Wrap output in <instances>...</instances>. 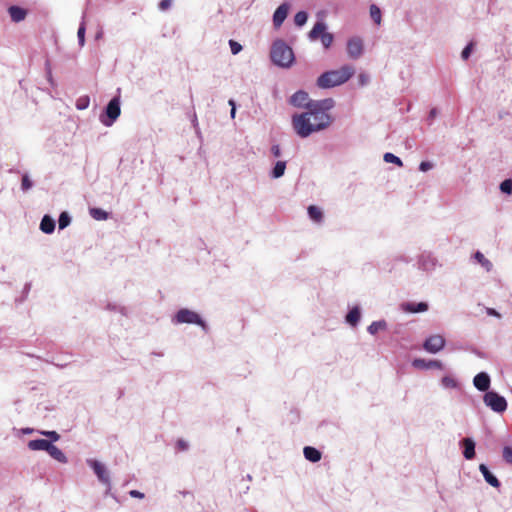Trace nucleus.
Instances as JSON below:
<instances>
[{
	"label": "nucleus",
	"instance_id": "nucleus-1",
	"mask_svg": "<svg viewBox=\"0 0 512 512\" xmlns=\"http://www.w3.org/2000/svg\"><path fill=\"white\" fill-rule=\"evenodd\" d=\"M290 103L295 107L306 108L307 111L295 114L292 117V126L302 138H306L314 132L327 128L332 118L328 111L333 108L334 101L331 98L323 100H310L307 92L300 90L290 98Z\"/></svg>",
	"mask_w": 512,
	"mask_h": 512
},
{
	"label": "nucleus",
	"instance_id": "nucleus-2",
	"mask_svg": "<svg viewBox=\"0 0 512 512\" xmlns=\"http://www.w3.org/2000/svg\"><path fill=\"white\" fill-rule=\"evenodd\" d=\"M355 73L351 65H344L337 70L327 71L317 79V86L323 89L332 88L347 82Z\"/></svg>",
	"mask_w": 512,
	"mask_h": 512
},
{
	"label": "nucleus",
	"instance_id": "nucleus-3",
	"mask_svg": "<svg viewBox=\"0 0 512 512\" xmlns=\"http://www.w3.org/2000/svg\"><path fill=\"white\" fill-rule=\"evenodd\" d=\"M270 56L273 63L281 67H290L294 61L292 49L281 40L274 42Z\"/></svg>",
	"mask_w": 512,
	"mask_h": 512
},
{
	"label": "nucleus",
	"instance_id": "nucleus-4",
	"mask_svg": "<svg viewBox=\"0 0 512 512\" xmlns=\"http://www.w3.org/2000/svg\"><path fill=\"white\" fill-rule=\"evenodd\" d=\"M484 403L498 413L504 412L507 408L505 398L494 391H489L484 395Z\"/></svg>",
	"mask_w": 512,
	"mask_h": 512
},
{
	"label": "nucleus",
	"instance_id": "nucleus-5",
	"mask_svg": "<svg viewBox=\"0 0 512 512\" xmlns=\"http://www.w3.org/2000/svg\"><path fill=\"white\" fill-rule=\"evenodd\" d=\"M120 112V101L119 98L115 97L110 100L106 107L105 113L107 118L101 117V122L105 126H111L114 123V121L119 117Z\"/></svg>",
	"mask_w": 512,
	"mask_h": 512
},
{
	"label": "nucleus",
	"instance_id": "nucleus-6",
	"mask_svg": "<svg viewBox=\"0 0 512 512\" xmlns=\"http://www.w3.org/2000/svg\"><path fill=\"white\" fill-rule=\"evenodd\" d=\"M174 321L178 324L180 323H188V324H197L204 327V322L200 318V316L191 310L188 309H180L174 318Z\"/></svg>",
	"mask_w": 512,
	"mask_h": 512
},
{
	"label": "nucleus",
	"instance_id": "nucleus-7",
	"mask_svg": "<svg viewBox=\"0 0 512 512\" xmlns=\"http://www.w3.org/2000/svg\"><path fill=\"white\" fill-rule=\"evenodd\" d=\"M88 463L93 469L94 473L97 475L98 480L106 486L110 487L109 473L105 466L97 460H90Z\"/></svg>",
	"mask_w": 512,
	"mask_h": 512
},
{
	"label": "nucleus",
	"instance_id": "nucleus-8",
	"mask_svg": "<svg viewBox=\"0 0 512 512\" xmlns=\"http://www.w3.org/2000/svg\"><path fill=\"white\" fill-rule=\"evenodd\" d=\"M445 339L441 335H432L424 342V349L430 353H437L443 349Z\"/></svg>",
	"mask_w": 512,
	"mask_h": 512
},
{
	"label": "nucleus",
	"instance_id": "nucleus-9",
	"mask_svg": "<svg viewBox=\"0 0 512 512\" xmlns=\"http://www.w3.org/2000/svg\"><path fill=\"white\" fill-rule=\"evenodd\" d=\"M363 52V42L360 38L354 37L348 40L347 42V53L348 56L352 59H357L362 55Z\"/></svg>",
	"mask_w": 512,
	"mask_h": 512
},
{
	"label": "nucleus",
	"instance_id": "nucleus-10",
	"mask_svg": "<svg viewBox=\"0 0 512 512\" xmlns=\"http://www.w3.org/2000/svg\"><path fill=\"white\" fill-rule=\"evenodd\" d=\"M289 7L286 3L281 4L273 15V24L276 28H279L288 15Z\"/></svg>",
	"mask_w": 512,
	"mask_h": 512
},
{
	"label": "nucleus",
	"instance_id": "nucleus-11",
	"mask_svg": "<svg viewBox=\"0 0 512 512\" xmlns=\"http://www.w3.org/2000/svg\"><path fill=\"white\" fill-rule=\"evenodd\" d=\"M474 386L480 391H487L490 386V377L485 372L478 373L473 380Z\"/></svg>",
	"mask_w": 512,
	"mask_h": 512
},
{
	"label": "nucleus",
	"instance_id": "nucleus-12",
	"mask_svg": "<svg viewBox=\"0 0 512 512\" xmlns=\"http://www.w3.org/2000/svg\"><path fill=\"white\" fill-rule=\"evenodd\" d=\"M8 13L11 20L15 23L23 21L27 16V10L19 6H10L8 8Z\"/></svg>",
	"mask_w": 512,
	"mask_h": 512
},
{
	"label": "nucleus",
	"instance_id": "nucleus-13",
	"mask_svg": "<svg viewBox=\"0 0 512 512\" xmlns=\"http://www.w3.org/2000/svg\"><path fill=\"white\" fill-rule=\"evenodd\" d=\"M401 308L403 311L408 312V313H419V312L427 311L428 305L425 302H420L417 304L407 302V303H403L401 305Z\"/></svg>",
	"mask_w": 512,
	"mask_h": 512
},
{
	"label": "nucleus",
	"instance_id": "nucleus-14",
	"mask_svg": "<svg viewBox=\"0 0 512 512\" xmlns=\"http://www.w3.org/2000/svg\"><path fill=\"white\" fill-rule=\"evenodd\" d=\"M52 442L46 439H35L30 440L28 442V448L32 451L44 450L47 451L50 449Z\"/></svg>",
	"mask_w": 512,
	"mask_h": 512
},
{
	"label": "nucleus",
	"instance_id": "nucleus-15",
	"mask_svg": "<svg viewBox=\"0 0 512 512\" xmlns=\"http://www.w3.org/2000/svg\"><path fill=\"white\" fill-rule=\"evenodd\" d=\"M479 470L482 473L484 479L487 483H489L491 486L498 488L500 486V482L497 479L496 476H494L488 469V467L485 464H480Z\"/></svg>",
	"mask_w": 512,
	"mask_h": 512
},
{
	"label": "nucleus",
	"instance_id": "nucleus-16",
	"mask_svg": "<svg viewBox=\"0 0 512 512\" xmlns=\"http://www.w3.org/2000/svg\"><path fill=\"white\" fill-rule=\"evenodd\" d=\"M462 445L464 447L463 455L467 460H471L475 457V443L470 438H464L462 440Z\"/></svg>",
	"mask_w": 512,
	"mask_h": 512
},
{
	"label": "nucleus",
	"instance_id": "nucleus-17",
	"mask_svg": "<svg viewBox=\"0 0 512 512\" xmlns=\"http://www.w3.org/2000/svg\"><path fill=\"white\" fill-rule=\"evenodd\" d=\"M305 458L310 462H318L321 459V452L314 447L306 446L303 450Z\"/></svg>",
	"mask_w": 512,
	"mask_h": 512
},
{
	"label": "nucleus",
	"instance_id": "nucleus-18",
	"mask_svg": "<svg viewBox=\"0 0 512 512\" xmlns=\"http://www.w3.org/2000/svg\"><path fill=\"white\" fill-rule=\"evenodd\" d=\"M326 32V25L323 22H317L309 32V38L311 40H317L321 38L322 35Z\"/></svg>",
	"mask_w": 512,
	"mask_h": 512
},
{
	"label": "nucleus",
	"instance_id": "nucleus-19",
	"mask_svg": "<svg viewBox=\"0 0 512 512\" xmlns=\"http://www.w3.org/2000/svg\"><path fill=\"white\" fill-rule=\"evenodd\" d=\"M40 229L46 234L52 233L55 229V221L50 216L45 215L41 220Z\"/></svg>",
	"mask_w": 512,
	"mask_h": 512
},
{
	"label": "nucleus",
	"instance_id": "nucleus-20",
	"mask_svg": "<svg viewBox=\"0 0 512 512\" xmlns=\"http://www.w3.org/2000/svg\"><path fill=\"white\" fill-rule=\"evenodd\" d=\"M48 454L55 460H57L60 463H67V457L65 454L55 445H51L50 449L48 450Z\"/></svg>",
	"mask_w": 512,
	"mask_h": 512
},
{
	"label": "nucleus",
	"instance_id": "nucleus-21",
	"mask_svg": "<svg viewBox=\"0 0 512 512\" xmlns=\"http://www.w3.org/2000/svg\"><path fill=\"white\" fill-rule=\"evenodd\" d=\"M309 217L316 223H320L323 220V212L321 208L315 205H310L308 207Z\"/></svg>",
	"mask_w": 512,
	"mask_h": 512
},
{
	"label": "nucleus",
	"instance_id": "nucleus-22",
	"mask_svg": "<svg viewBox=\"0 0 512 512\" xmlns=\"http://www.w3.org/2000/svg\"><path fill=\"white\" fill-rule=\"evenodd\" d=\"M360 320V311L357 307L351 309L347 316L346 321L351 324L352 326H355Z\"/></svg>",
	"mask_w": 512,
	"mask_h": 512
},
{
	"label": "nucleus",
	"instance_id": "nucleus-23",
	"mask_svg": "<svg viewBox=\"0 0 512 512\" xmlns=\"http://www.w3.org/2000/svg\"><path fill=\"white\" fill-rule=\"evenodd\" d=\"M285 169H286V162H284V161L276 162V164L272 170V177L279 178V177L283 176Z\"/></svg>",
	"mask_w": 512,
	"mask_h": 512
},
{
	"label": "nucleus",
	"instance_id": "nucleus-24",
	"mask_svg": "<svg viewBox=\"0 0 512 512\" xmlns=\"http://www.w3.org/2000/svg\"><path fill=\"white\" fill-rule=\"evenodd\" d=\"M386 328L385 321H374L368 326V332L372 335L376 334L379 330Z\"/></svg>",
	"mask_w": 512,
	"mask_h": 512
},
{
	"label": "nucleus",
	"instance_id": "nucleus-25",
	"mask_svg": "<svg viewBox=\"0 0 512 512\" xmlns=\"http://www.w3.org/2000/svg\"><path fill=\"white\" fill-rule=\"evenodd\" d=\"M475 259H476V260L478 261V263H480V264H481V265H482V266H483L487 271H490V270H491V268H492V263H491L488 259H486V258H485V256H484L481 252L477 251V252L475 253Z\"/></svg>",
	"mask_w": 512,
	"mask_h": 512
},
{
	"label": "nucleus",
	"instance_id": "nucleus-26",
	"mask_svg": "<svg viewBox=\"0 0 512 512\" xmlns=\"http://www.w3.org/2000/svg\"><path fill=\"white\" fill-rule=\"evenodd\" d=\"M370 16L377 25L381 23V11L374 4L370 6Z\"/></svg>",
	"mask_w": 512,
	"mask_h": 512
},
{
	"label": "nucleus",
	"instance_id": "nucleus-27",
	"mask_svg": "<svg viewBox=\"0 0 512 512\" xmlns=\"http://www.w3.org/2000/svg\"><path fill=\"white\" fill-rule=\"evenodd\" d=\"M383 159L387 163H394V164H396L399 167L403 166L402 160L399 157H397L394 154H392V153H385L384 156H383Z\"/></svg>",
	"mask_w": 512,
	"mask_h": 512
},
{
	"label": "nucleus",
	"instance_id": "nucleus-28",
	"mask_svg": "<svg viewBox=\"0 0 512 512\" xmlns=\"http://www.w3.org/2000/svg\"><path fill=\"white\" fill-rule=\"evenodd\" d=\"M90 214L96 220H106L108 217L107 212L99 208L91 209Z\"/></svg>",
	"mask_w": 512,
	"mask_h": 512
},
{
	"label": "nucleus",
	"instance_id": "nucleus-29",
	"mask_svg": "<svg viewBox=\"0 0 512 512\" xmlns=\"http://www.w3.org/2000/svg\"><path fill=\"white\" fill-rule=\"evenodd\" d=\"M308 19V15L304 11H299L294 17V22L297 26H303Z\"/></svg>",
	"mask_w": 512,
	"mask_h": 512
},
{
	"label": "nucleus",
	"instance_id": "nucleus-30",
	"mask_svg": "<svg viewBox=\"0 0 512 512\" xmlns=\"http://www.w3.org/2000/svg\"><path fill=\"white\" fill-rule=\"evenodd\" d=\"M70 216L67 212H62L58 219V224L60 229L66 228L70 224Z\"/></svg>",
	"mask_w": 512,
	"mask_h": 512
},
{
	"label": "nucleus",
	"instance_id": "nucleus-31",
	"mask_svg": "<svg viewBox=\"0 0 512 512\" xmlns=\"http://www.w3.org/2000/svg\"><path fill=\"white\" fill-rule=\"evenodd\" d=\"M500 190L503 193L511 194L512 193V179H506L500 184Z\"/></svg>",
	"mask_w": 512,
	"mask_h": 512
},
{
	"label": "nucleus",
	"instance_id": "nucleus-32",
	"mask_svg": "<svg viewBox=\"0 0 512 512\" xmlns=\"http://www.w3.org/2000/svg\"><path fill=\"white\" fill-rule=\"evenodd\" d=\"M320 39L323 46L329 48L333 42V35L329 32H325Z\"/></svg>",
	"mask_w": 512,
	"mask_h": 512
},
{
	"label": "nucleus",
	"instance_id": "nucleus-33",
	"mask_svg": "<svg viewBox=\"0 0 512 512\" xmlns=\"http://www.w3.org/2000/svg\"><path fill=\"white\" fill-rule=\"evenodd\" d=\"M503 458L507 463L512 464V447L505 446L503 448Z\"/></svg>",
	"mask_w": 512,
	"mask_h": 512
},
{
	"label": "nucleus",
	"instance_id": "nucleus-34",
	"mask_svg": "<svg viewBox=\"0 0 512 512\" xmlns=\"http://www.w3.org/2000/svg\"><path fill=\"white\" fill-rule=\"evenodd\" d=\"M85 30V25L82 23L77 32L80 46H83L85 43Z\"/></svg>",
	"mask_w": 512,
	"mask_h": 512
},
{
	"label": "nucleus",
	"instance_id": "nucleus-35",
	"mask_svg": "<svg viewBox=\"0 0 512 512\" xmlns=\"http://www.w3.org/2000/svg\"><path fill=\"white\" fill-rule=\"evenodd\" d=\"M229 45H230V48H231V52L234 55L238 54L242 50L241 44H239L238 42H236L234 40H230L229 41Z\"/></svg>",
	"mask_w": 512,
	"mask_h": 512
},
{
	"label": "nucleus",
	"instance_id": "nucleus-36",
	"mask_svg": "<svg viewBox=\"0 0 512 512\" xmlns=\"http://www.w3.org/2000/svg\"><path fill=\"white\" fill-rule=\"evenodd\" d=\"M21 187L24 191L29 190L32 187V182L29 179L28 175H24L21 180Z\"/></svg>",
	"mask_w": 512,
	"mask_h": 512
},
{
	"label": "nucleus",
	"instance_id": "nucleus-37",
	"mask_svg": "<svg viewBox=\"0 0 512 512\" xmlns=\"http://www.w3.org/2000/svg\"><path fill=\"white\" fill-rule=\"evenodd\" d=\"M41 433L47 436L51 441H58L60 439V435L56 431H43Z\"/></svg>",
	"mask_w": 512,
	"mask_h": 512
},
{
	"label": "nucleus",
	"instance_id": "nucleus-38",
	"mask_svg": "<svg viewBox=\"0 0 512 512\" xmlns=\"http://www.w3.org/2000/svg\"><path fill=\"white\" fill-rule=\"evenodd\" d=\"M472 47H473V44H472V43H470V44H468V45L463 49L461 56H462V58H463L464 60L468 59V57H469V55H470V53H471V51H472Z\"/></svg>",
	"mask_w": 512,
	"mask_h": 512
},
{
	"label": "nucleus",
	"instance_id": "nucleus-39",
	"mask_svg": "<svg viewBox=\"0 0 512 512\" xmlns=\"http://www.w3.org/2000/svg\"><path fill=\"white\" fill-rule=\"evenodd\" d=\"M359 85L364 86L369 82V76L365 73H360L358 76Z\"/></svg>",
	"mask_w": 512,
	"mask_h": 512
},
{
	"label": "nucleus",
	"instance_id": "nucleus-40",
	"mask_svg": "<svg viewBox=\"0 0 512 512\" xmlns=\"http://www.w3.org/2000/svg\"><path fill=\"white\" fill-rule=\"evenodd\" d=\"M171 3H172V0H161L159 3L160 10L165 11V10L169 9L171 6Z\"/></svg>",
	"mask_w": 512,
	"mask_h": 512
},
{
	"label": "nucleus",
	"instance_id": "nucleus-41",
	"mask_svg": "<svg viewBox=\"0 0 512 512\" xmlns=\"http://www.w3.org/2000/svg\"><path fill=\"white\" fill-rule=\"evenodd\" d=\"M432 167H433V164L431 162L423 161L420 163L419 169L423 172H426V171L430 170Z\"/></svg>",
	"mask_w": 512,
	"mask_h": 512
},
{
	"label": "nucleus",
	"instance_id": "nucleus-42",
	"mask_svg": "<svg viewBox=\"0 0 512 512\" xmlns=\"http://www.w3.org/2000/svg\"><path fill=\"white\" fill-rule=\"evenodd\" d=\"M88 103H89V99L88 98L79 99L78 102H77V108L78 109H85L88 106Z\"/></svg>",
	"mask_w": 512,
	"mask_h": 512
},
{
	"label": "nucleus",
	"instance_id": "nucleus-43",
	"mask_svg": "<svg viewBox=\"0 0 512 512\" xmlns=\"http://www.w3.org/2000/svg\"><path fill=\"white\" fill-rule=\"evenodd\" d=\"M129 495L133 498H138V499H143L144 498V494L138 490H131L129 492Z\"/></svg>",
	"mask_w": 512,
	"mask_h": 512
},
{
	"label": "nucleus",
	"instance_id": "nucleus-44",
	"mask_svg": "<svg viewBox=\"0 0 512 512\" xmlns=\"http://www.w3.org/2000/svg\"><path fill=\"white\" fill-rule=\"evenodd\" d=\"M413 365H414L415 367H418V368H424V367H425V368H427V364H426V363H425V361H424V360H422V359H415V360L413 361Z\"/></svg>",
	"mask_w": 512,
	"mask_h": 512
},
{
	"label": "nucleus",
	"instance_id": "nucleus-45",
	"mask_svg": "<svg viewBox=\"0 0 512 512\" xmlns=\"http://www.w3.org/2000/svg\"><path fill=\"white\" fill-rule=\"evenodd\" d=\"M177 448L180 451H184L188 448V445L184 440L180 439L177 441Z\"/></svg>",
	"mask_w": 512,
	"mask_h": 512
},
{
	"label": "nucleus",
	"instance_id": "nucleus-46",
	"mask_svg": "<svg viewBox=\"0 0 512 512\" xmlns=\"http://www.w3.org/2000/svg\"><path fill=\"white\" fill-rule=\"evenodd\" d=\"M271 152L275 157H279L281 155V149L279 145H273L271 148Z\"/></svg>",
	"mask_w": 512,
	"mask_h": 512
},
{
	"label": "nucleus",
	"instance_id": "nucleus-47",
	"mask_svg": "<svg viewBox=\"0 0 512 512\" xmlns=\"http://www.w3.org/2000/svg\"><path fill=\"white\" fill-rule=\"evenodd\" d=\"M229 105H231V116L232 118L235 117V113H236V107H235V102L234 100H229Z\"/></svg>",
	"mask_w": 512,
	"mask_h": 512
},
{
	"label": "nucleus",
	"instance_id": "nucleus-48",
	"mask_svg": "<svg viewBox=\"0 0 512 512\" xmlns=\"http://www.w3.org/2000/svg\"><path fill=\"white\" fill-rule=\"evenodd\" d=\"M431 367H437V368H440L441 367V363L439 361H430L428 364H427V368H431Z\"/></svg>",
	"mask_w": 512,
	"mask_h": 512
},
{
	"label": "nucleus",
	"instance_id": "nucleus-49",
	"mask_svg": "<svg viewBox=\"0 0 512 512\" xmlns=\"http://www.w3.org/2000/svg\"><path fill=\"white\" fill-rule=\"evenodd\" d=\"M487 312H488L489 315L500 317V314L497 311H495L494 309H492V308H489L487 310Z\"/></svg>",
	"mask_w": 512,
	"mask_h": 512
},
{
	"label": "nucleus",
	"instance_id": "nucleus-50",
	"mask_svg": "<svg viewBox=\"0 0 512 512\" xmlns=\"http://www.w3.org/2000/svg\"><path fill=\"white\" fill-rule=\"evenodd\" d=\"M435 116H436V109H432V110L430 111V117H431V118H434Z\"/></svg>",
	"mask_w": 512,
	"mask_h": 512
},
{
	"label": "nucleus",
	"instance_id": "nucleus-51",
	"mask_svg": "<svg viewBox=\"0 0 512 512\" xmlns=\"http://www.w3.org/2000/svg\"><path fill=\"white\" fill-rule=\"evenodd\" d=\"M450 381H451L450 379H448V378H444V382H445V383L450 384Z\"/></svg>",
	"mask_w": 512,
	"mask_h": 512
}]
</instances>
